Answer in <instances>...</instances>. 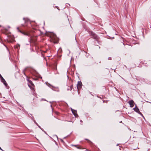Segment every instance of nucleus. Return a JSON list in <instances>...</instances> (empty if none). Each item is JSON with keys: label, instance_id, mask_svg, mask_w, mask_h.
Listing matches in <instances>:
<instances>
[{"label": "nucleus", "instance_id": "obj_1", "mask_svg": "<svg viewBox=\"0 0 151 151\" xmlns=\"http://www.w3.org/2000/svg\"><path fill=\"white\" fill-rule=\"evenodd\" d=\"M89 34L92 38L96 40V41L98 42V40L99 39V37L95 33L91 31L89 32Z\"/></svg>", "mask_w": 151, "mask_h": 151}, {"label": "nucleus", "instance_id": "obj_2", "mask_svg": "<svg viewBox=\"0 0 151 151\" xmlns=\"http://www.w3.org/2000/svg\"><path fill=\"white\" fill-rule=\"evenodd\" d=\"M52 36H51L52 40L53 41L54 43H57L58 42L57 38L56 37V35L53 33L52 34Z\"/></svg>", "mask_w": 151, "mask_h": 151}, {"label": "nucleus", "instance_id": "obj_3", "mask_svg": "<svg viewBox=\"0 0 151 151\" xmlns=\"http://www.w3.org/2000/svg\"><path fill=\"white\" fill-rule=\"evenodd\" d=\"M0 78H1V81L3 83V84L7 87V84L6 81L3 78V77L0 74Z\"/></svg>", "mask_w": 151, "mask_h": 151}, {"label": "nucleus", "instance_id": "obj_4", "mask_svg": "<svg viewBox=\"0 0 151 151\" xmlns=\"http://www.w3.org/2000/svg\"><path fill=\"white\" fill-rule=\"evenodd\" d=\"M71 110L72 111V113L75 116V117H77L78 116L76 110L72 109V108H71Z\"/></svg>", "mask_w": 151, "mask_h": 151}, {"label": "nucleus", "instance_id": "obj_5", "mask_svg": "<svg viewBox=\"0 0 151 151\" xmlns=\"http://www.w3.org/2000/svg\"><path fill=\"white\" fill-rule=\"evenodd\" d=\"M17 30L18 32H20L21 33H22L24 35H28V33H26L24 32H22V31H21V30H20L19 29V27H17Z\"/></svg>", "mask_w": 151, "mask_h": 151}, {"label": "nucleus", "instance_id": "obj_6", "mask_svg": "<svg viewBox=\"0 0 151 151\" xmlns=\"http://www.w3.org/2000/svg\"><path fill=\"white\" fill-rule=\"evenodd\" d=\"M17 30L18 32H20L21 33H22L24 35H28V33H26L24 32H22V31H21V30H20L19 29V27H17Z\"/></svg>", "mask_w": 151, "mask_h": 151}, {"label": "nucleus", "instance_id": "obj_7", "mask_svg": "<svg viewBox=\"0 0 151 151\" xmlns=\"http://www.w3.org/2000/svg\"><path fill=\"white\" fill-rule=\"evenodd\" d=\"M128 103L130 105L131 107H133L134 105V103L133 100H131L129 101Z\"/></svg>", "mask_w": 151, "mask_h": 151}, {"label": "nucleus", "instance_id": "obj_8", "mask_svg": "<svg viewBox=\"0 0 151 151\" xmlns=\"http://www.w3.org/2000/svg\"><path fill=\"white\" fill-rule=\"evenodd\" d=\"M133 109H134V110L136 112H137L139 114H140L141 113L140 112L139 109L137 107L136 105L135 107V108H134Z\"/></svg>", "mask_w": 151, "mask_h": 151}, {"label": "nucleus", "instance_id": "obj_9", "mask_svg": "<svg viewBox=\"0 0 151 151\" xmlns=\"http://www.w3.org/2000/svg\"><path fill=\"white\" fill-rule=\"evenodd\" d=\"M73 88V85H71L70 86H68V87L67 88V90L69 91L70 90L71 91L72 88Z\"/></svg>", "mask_w": 151, "mask_h": 151}, {"label": "nucleus", "instance_id": "obj_10", "mask_svg": "<svg viewBox=\"0 0 151 151\" xmlns=\"http://www.w3.org/2000/svg\"><path fill=\"white\" fill-rule=\"evenodd\" d=\"M46 84L47 86H48L50 88H54V86L51 85L50 83H48V82H46Z\"/></svg>", "mask_w": 151, "mask_h": 151}, {"label": "nucleus", "instance_id": "obj_11", "mask_svg": "<svg viewBox=\"0 0 151 151\" xmlns=\"http://www.w3.org/2000/svg\"><path fill=\"white\" fill-rule=\"evenodd\" d=\"M23 19L25 23H26L27 22H28L29 20V19L27 18H24Z\"/></svg>", "mask_w": 151, "mask_h": 151}, {"label": "nucleus", "instance_id": "obj_12", "mask_svg": "<svg viewBox=\"0 0 151 151\" xmlns=\"http://www.w3.org/2000/svg\"><path fill=\"white\" fill-rule=\"evenodd\" d=\"M82 85V83L81 81H78V83L77 86H81Z\"/></svg>", "mask_w": 151, "mask_h": 151}, {"label": "nucleus", "instance_id": "obj_13", "mask_svg": "<svg viewBox=\"0 0 151 151\" xmlns=\"http://www.w3.org/2000/svg\"><path fill=\"white\" fill-rule=\"evenodd\" d=\"M32 119L34 122L37 125H38L37 123L36 122V121H35L34 120V117L33 116H32Z\"/></svg>", "mask_w": 151, "mask_h": 151}, {"label": "nucleus", "instance_id": "obj_14", "mask_svg": "<svg viewBox=\"0 0 151 151\" xmlns=\"http://www.w3.org/2000/svg\"><path fill=\"white\" fill-rule=\"evenodd\" d=\"M20 45L19 44H17L16 46V48H18L19 47Z\"/></svg>", "mask_w": 151, "mask_h": 151}, {"label": "nucleus", "instance_id": "obj_15", "mask_svg": "<svg viewBox=\"0 0 151 151\" xmlns=\"http://www.w3.org/2000/svg\"><path fill=\"white\" fill-rule=\"evenodd\" d=\"M37 126L38 127L40 128L42 131H43V129L42 128H41L40 126L38 124L37 125Z\"/></svg>", "mask_w": 151, "mask_h": 151}, {"label": "nucleus", "instance_id": "obj_16", "mask_svg": "<svg viewBox=\"0 0 151 151\" xmlns=\"http://www.w3.org/2000/svg\"><path fill=\"white\" fill-rule=\"evenodd\" d=\"M30 115H29V116L32 119V116H33L32 115V114H30Z\"/></svg>", "mask_w": 151, "mask_h": 151}, {"label": "nucleus", "instance_id": "obj_17", "mask_svg": "<svg viewBox=\"0 0 151 151\" xmlns=\"http://www.w3.org/2000/svg\"><path fill=\"white\" fill-rule=\"evenodd\" d=\"M71 146H74L75 147H77V145H71Z\"/></svg>", "mask_w": 151, "mask_h": 151}, {"label": "nucleus", "instance_id": "obj_18", "mask_svg": "<svg viewBox=\"0 0 151 151\" xmlns=\"http://www.w3.org/2000/svg\"><path fill=\"white\" fill-rule=\"evenodd\" d=\"M111 57H109L108 58V59L109 60H111Z\"/></svg>", "mask_w": 151, "mask_h": 151}, {"label": "nucleus", "instance_id": "obj_19", "mask_svg": "<svg viewBox=\"0 0 151 151\" xmlns=\"http://www.w3.org/2000/svg\"><path fill=\"white\" fill-rule=\"evenodd\" d=\"M76 148H77L78 149H80V147H76Z\"/></svg>", "mask_w": 151, "mask_h": 151}, {"label": "nucleus", "instance_id": "obj_20", "mask_svg": "<svg viewBox=\"0 0 151 151\" xmlns=\"http://www.w3.org/2000/svg\"><path fill=\"white\" fill-rule=\"evenodd\" d=\"M23 74H24L25 76H26L25 74V73H24V70H23Z\"/></svg>", "mask_w": 151, "mask_h": 151}, {"label": "nucleus", "instance_id": "obj_21", "mask_svg": "<svg viewBox=\"0 0 151 151\" xmlns=\"http://www.w3.org/2000/svg\"><path fill=\"white\" fill-rule=\"evenodd\" d=\"M43 132H45V133L46 134H47V133H46L45 131H44L43 130Z\"/></svg>", "mask_w": 151, "mask_h": 151}, {"label": "nucleus", "instance_id": "obj_22", "mask_svg": "<svg viewBox=\"0 0 151 151\" xmlns=\"http://www.w3.org/2000/svg\"><path fill=\"white\" fill-rule=\"evenodd\" d=\"M43 132H45V133L46 134H47V133H46L45 131H44L43 130Z\"/></svg>", "mask_w": 151, "mask_h": 151}, {"label": "nucleus", "instance_id": "obj_23", "mask_svg": "<svg viewBox=\"0 0 151 151\" xmlns=\"http://www.w3.org/2000/svg\"><path fill=\"white\" fill-rule=\"evenodd\" d=\"M55 136L58 139V136H57V135H55Z\"/></svg>", "mask_w": 151, "mask_h": 151}, {"label": "nucleus", "instance_id": "obj_24", "mask_svg": "<svg viewBox=\"0 0 151 151\" xmlns=\"http://www.w3.org/2000/svg\"><path fill=\"white\" fill-rule=\"evenodd\" d=\"M0 150H2L1 149V148L0 147Z\"/></svg>", "mask_w": 151, "mask_h": 151}, {"label": "nucleus", "instance_id": "obj_25", "mask_svg": "<svg viewBox=\"0 0 151 151\" xmlns=\"http://www.w3.org/2000/svg\"><path fill=\"white\" fill-rule=\"evenodd\" d=\"M22 26H24V24H22Z\"/></svg>", "mask_w": 151, "mask_h": 151}, {"label": "nucleus", "instance_id": "obj_26", "mask_svg": "<svg viewBox=\"0 0 151 151\" xmlns=\"http://www.w3.org/2000/svg\"><path fill=\"white\" fill-rule=\"evenodd\" d=\"M80 121L81 122H82V120H80Z\"/></svg>", "mask_w": 151, "mask_h": 151}, {"label": "nucleus", "instance_id": "obj_27", "mask_svg": "<svg viewBox=\"0 0 151 151\" xmlns=\"http://www.w3.org/2000/svg\"><path fill=\"white\" fill-rule=\"evenodd\" d=\"M50 103H52V102H51V101H50Z\"/></svg>", "mask_w": 151, "mask_h": 151}, {"label": "nucleus", "instance_id": "obj_28", "mask_svg": "<svg viewBox=\"0 0 151 151\" xmlns=\"http://www.w3.org/2000/svg\"><path fill=\"white\" fill-rule=\"evenodd\" d=\"M50 106H51V107H52V105H51Z\"/></svg>", "mask_w": 151, "mask_h": 151}, {"label": "nucleus", "instance_id": "obj_29", "mask_svg": "<svg viewBox=\"0 0 151 151\" xmlns=\"http://www.w3.org/2000/svg\"><path fill=\"white\" fill-rule=\"evenodd\" d=\"M31 83H32V81H31Z\"/></svg>", "mask_w": 151, "mask_h": 151}]
</instances>
